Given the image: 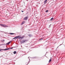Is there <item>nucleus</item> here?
<instances>
[{
    "label": "nucleus",
    "mask_w": 65,
    "mask_h": 65,
    "mask_svg": "<svg viewBox=\"0 0 65 65\" xmlns=\"http://www.w3.org/2000/svg\"><path fill=\"white\" fill-rule=\"evenodd\" d=\"M53 19H54V18H52L50 19V21H52Z\"/></svg>",
    "instance_id": "nucleus-8"
},
{
    "label": "nucleus",
    "mask_w": 65,
    "mask_h": 65,
    "mask_svg": "<svg viewBox=\"0 0 65 65\" xmlns=\"http://www.w3.org/2000/svg\"><path fill=\"white\" fill-rule=\"evenodd\" d=\"M10 49V48H6L4 49H3V51H7V50H9Z\"/></svg>",
    "instance_id": "nucleus-6"
},
{
    "label": "nucleus",
    "mask_w": 65,
    "mask_h": 65,
    "mask_svg": "<svg viewBox=\"0 0 65 65\" xmlns=\"http://www.w3.org/2000/svg\"><path fill=\"white\" fill-rule=\"evenodd\" d=\"M3 41H5L4 40H3Z\"/></svg>",
    "instance_id": "nucleus-18"
},
{
    "label": "nucleus",
    "mask_w": 65,
    "mask_h": 65,
    "mask_svg": "<svg viewBox=\"0 0 65 65\" xmlns=\"http://www.w3.org/2000/svg\"><path fill=\"white\" fill-rule=\"evenodd\" d=\"M2 45H4V44H2Z\"/></svg>",
    "instance_id": "nucleus-24"
},
{
    "label": "nucleus",
    "mask_w": 65,
    "mask_h": 65,
    "mask_svg": "<svg viewBox=\"0 0 65 65\" xmlns=\"http://www.w3.org/2000/svg\"><path fill=\"white\" fill-rule=\"evenodd\" d=\"M12 48H13V47H12V48H10V50L11 49H12Z\"/></svg>",
    "instance_id": "nucleus-16"
},
{
    "label": "nucleus",
    "mask_w": 65,
    "mask_h": 65,
    "mask_svg": "<svg viewBox=\"0 0 65 65\" xmlns=\"http://www.w3.org/2000/svg\"><path fill=\"white\" fill-rule=\"evenodd\" d=\"M46 12H48V10H47L46 11Z\"/></svg>",
    "instance_id": "nucleus-15"
},
{
    "label": "nucleus",
    "mask_w": 65,
    "mask_h": 65,
    "mask_svg": "<svg viewBox=\"0 0 65 65\" xmlns=\"http://www.w3.org/2000/svg\"><path fill=\"white\" fill-rule=\"evenodd\" d=\"M2 50H3V49H0V51H2Z\"/></svg>",
    "instance_id": "nucleus-14"
},
{
    "label": "nucleus",
    "mask_w": 65,
    "mask_h": 65,
    "mask_svg": "<svg viewBox=\"0 0 65 65\" xmlns=\"http://www.w3.org/2000/svg\"><path fill=\"white\" fill-rule=\"evenodd\" d=\"M28 36L29 37H31V34H29L28 35Z\"/></svg>",
    "instance_id": "nucleus-12"
},
{
    "label": "nucleus",
    "mask_w": 65,
    "mask_h": 65,
    "mask_svg": "<svg viewBox=\"0 0 65 65\" xmlns=\"http://www.w3.org/2000/svg\"><path fill=\"white\" fill-rule=\"evenodd\" d=\"M1 26L3 27H8V26L5 25V24H1Z\"/></svg>",
    "instance_id": "nucleus-2"
},
{
    "label": "nucleus",
    "mask_w": 65,
    "mask_h": 65,
    "mask_svg": "<svg viewBox=\"0 0 65 65\" xmlns=\"http://www.w3.org/2000/svg\"><path fill=\"white\" fill-rule=\"evenodd\" d=\"M58 47H59V46H58L57 47V48H58Z\"/></svg>",
    "instance_id": "nucleus-27"
},
{
    "label": "nucleus",
    "mask_w": 65,
    "mask_h": 65,
    "mask_svg": "<svg viewBox=\"0 0 65 65\" xmlns=\"http://www.w3.org/2000/svg\"><path fill=\"white\" fill-rule=\"evenodd\" d=\"M1 32H3V31H1Z\"/></svg>",
    "instance_id": "nucleus-22"
},
{
    "label": "nucleus",
    "mask_w": 65,
    "mask_h": 65,
    "mask_svg": "<svg viewBox=\"0 0 65 65\" xmlns=\"http://www.w3.org/2000/svg\"><path fill=\"white\" fill-rule=\"evenodd\" d=\"M62 44H60V45L59 46H60V45H62Z\"/></svg>",
    "instance_id": "nucleus-20"
},
{
    "label": "nucleus",
    "mask_w": 65,
    "mask_h": 65,
    "mask_svg": "<svg viewBox=\"0 0 65 65\" xmlns=\"http://www.w3.org/2000/svg\"><path fill=\"white\" fill-rule=\"evenodd\" d=\"M10 42H11V41L9 42L8 43H7L6 44H4V45H7V44H10Z\"/></svg>",
    "instance_id": "nucleus-5"
},
{
    "label": "nucleus",
    "mask_w": 65,
    "mask_h": 65,
    "mask_svg": "<svg viewBox=\"0 0 65 65\" xmlns=\"http://www.w3.org/2000/svg\"><path fill=\"white\" fill-rule=\"evenodd\" d=\"M28 58H29V60H30V58H29V57H28Z\"/></svg>",
    "instance_id": "nucleus-25"
},
{
    "label": "nucleus",
    "mask_w": 65,
    "mask_h": 65,
    "mask_svg": "<svg viewBox=\"0 0 65 65\" xmlns=\"http://www.w3.org/2000/svg\"><path fill=\"white\" fill-rule=\"evenodd\" d=\"M43 39L42 38V39H40V40H42Z\"/></svg>",
    "instance_id": "nucleus-17"
},
{
    "label": "nucleus",
    "mask_w": 65,
    "mask_h": 65,
    "mask_svg": "<svg viewBox=\"0 0 65 65\" xmlns=\"http://www.w3.org/2000/svg\"><path fill=\"white\" fill-rule=\"evenodd\" d=\"M30 63V62H29H29H28V63Z\"/></svg>",
    "instance_id": "nucleus-26"
},
{
    "label": "nucleus",
    "mask_w": 65,
    "mask_h": 65,
    "mask_svg": "<svg viewBox=\"0 0 65 65\" xmlns=\"http://www.w3.org/2000/svg\"><path fill=\"white\" fill-rule=\"evenodd\" d=\"M28 17H25L24 19V20H28Z\"/></svg>",
    "instance_id": "nucleus-4"
},
{
    "label": "nucleus",
    "mask_w": 65,
    "mask_h": 65,
    "mask_svg": "<svg viewBox=\"0 0 65 65\" xmlns=\"http://www.w3.org/2000/svg\"><path fill=\"white\" fill-rule=\"evenodd\" d=\"M49 27H51V25H49Z\"/></svg>",
    "instance_id": "nucleus-23"
},
{
    "label": "nucleus",
    "mask_w": 65,
    "mask_h": 65,
    "mask_svg": "<svg viewBox=\"0 0 65 65\" xmlns=\"http://www.w3.org/2000/svg\"><path fill=\"white\" fill-rule=\"evenodd\" d=\"M52 61V59H50L49 61V62H51Z\"/></svg>",
    "instance_id": "nucleus-13"
},
{
    "label": "nucleus",
    "mask_w": 65,
    "mask_h": 65,
    "mask_svg": "<svg viewBox=\"0 0 65 65\" xmlns=\"http://www.w3.org/2000/svg\"><path fill=\"white\" fill-rule=\"evenodd\" d=\"M52 59V57H51V59Z\"/></svg>",
    "instance_id": "nucleus-21"
},
{
    "label": "nucleus",
    "mask_w": 65,
    "mask_h": 65,
    "mask_svg": "<svg viewBox=\"0 0 65 65\" xmlns=\"http://www.w3.org/2000/svg\"><path fill=\"white\" fill-rule=\"evenodd\" d=\"M22 11V12H24V11Z\"/></svg>",
    "instance_id": "nucleus-19"
},
{
    "label": "nucleus",
    "mask_w": 65,
    "mask_h": 65,
    "mask_svg": "<svg viewBox=\"0 0 65 65\" xmlns=\"http://www.w3.org/2000/svg\"><path fill=\"white\" fill-rule=\"evenodd\" d=\"M47 1V0H45L44 2V3H45L46 2V1Z\"/></svg>",
    "instance_id": "nucleus-9"
},
{
    "label": "nucleus",
    "mask_w": 65,
    "mask_h": 65,
    "mask_svg": "<svg viewBox=\"0 0 65 65\" xmlns=\"http://www.w3.org/2000/svg\"><path fill=\"white\" fill-rule=\"evenodd\" d=\"M25 23V21H23V22H22V23L21 24V25H23V24H24V23Z\"/></svg>",
    "instance_id": "nucleus-7"
},
{
    "label": "nucleus",
    "mask_w": 65,
    "mask_h": 65,
    "mask_svg": "<svg viewBox=\"0 0 65 65\" xmlns=\"http://www.w3.org/2000/svg\"><path fill=\"white\" fill-rule=\"evenodd\" d=\"M10 35H13V34H14L13 33H10Z\"/></svg>",
    "instance_id": "nucleus-11"
},
{
    "label": "nucleus",
    "mask_w": 65,
    "mask_h": 65,
    "mask_svg": "<svg viewBox=\"0 0 65 65\" xmlns=\"http://www.w3.org/2000/svg\"><path fill=\"white\" fill-rule=\"evenodd\" d=\"M26 42H27V40H24L22 41L21 43H25Z\"/></svg>",
    "instance_id": "nucleus-3"
},
{
    "label": "nucleus",
    "mask_w": 65,
    "mask_h": 65,
    "mask_svg": "<svg viewBox=\"0 0 65 65\" xmlns=\"http://www.w3.org/2000/svg\"><path fill=\"white\" fill-rule=\"evenodd\" d=\"M13 53L14 54H17V52L16 51H14L13 52Z\"/></svg>",
    "instance_id": "nucleus-10"
},
{
    "label": "nucleus",
    "mask_w": 65,
    "mask_h": 65,
    "mask_svg": "<svg viewBox=\"0 0 65 65\" xmlns=\"http://www.w3.org/2000/svg\"><path fill=\"white\" fill-rule=\"evenodd\" d=\"M19 38V39H23V38H24V37H21V36H17L15 37L13 39H18V38Z\"/></svg>",
    "instance_id": "nucleus-1"
}]
</instances>
